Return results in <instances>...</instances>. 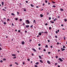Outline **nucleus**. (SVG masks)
Here are the masks:
<instances>
[{"label":"nucleus","mask_w":67,"mask_h":67,"mask_svg":"<svg viewBox=\"0 0 67 67\" xmlns=\"http://www.w3.org/2000/svg\"><path fill=\"white\" fill-rule=\"evenodd\" d=\"M38 35H40V36H41V35H42V33H41V32H39L38 34Z\"/></svg>","instance_id":"nucleus-7"},{"label":"nucleus","mask_w":67,"mask_h":67,"mask_svg":"<svg viewBox=\"0 0 67 67\" xmlns=\"http://www.w3.org/2000/svg\"><path fill=\"white\" fill-rule=\"evenodd\" d=\"M1 50H2V48L0 47V51H1Z\"/></svg>","instance_id":"nucleus-58"},{"label":"nucleus","mask_w":67,"mask_h":67,"mask_svg":"<svg viewBox=\"0 0 67 67\" xmlns=\"http://www.w3.org/2000/svg\"><path fill=\"white\" fill-rule=\"evenodd\" d=\"M50 22H51L52 23H54V22L53 21H50Z\"/></svg>","instance_id":"nucleus-22"},{"label":"nucleus","mask_w":67,"mask_h":67,"mask_svg":"<svg viewBox=\"0 0 67 67\" xmlns=\"http://www.w3.org/2000/svg\"><path fill=\"white\" fill-rule=\"evenodd\" d=\"M45 2H46V3H47V1L46 0L45 1Z\"/></svg>","instance_id":"nucleus-50"},{"label":"nucleus","mask_w":67,"mask_h":67,"mask_svg":"<svg viewBox=\"0 0 67 67\" xmlns=\"http://www.w3.org/2000/svg\"><path fill=\"white\" fill-rule=\"evenodd\" d=\"M12 56H16L15 54H12Z\"/></svg>","instance_id":"nucleus-21"},{"label":"nucleus","mask_w":67,"mask_h":67,"mask_svg":"<svg viewBox=\"0 0 67 67\" xmlns=\"http://www.w3.org/2000/svg\"><path fill=\"white\" fill-rule=\"evenodd\" d=\"M11 14L12 15H13V16H15V14L13 13H12Z\"/></svg>","instance_id":"nucleus-11"},{"label":"nucleus","mask_w":67,"mask_h":67,"mask_svg":"<svg viewBox=\"0 0 67 67\" xmlns=\"http://www.w3.org/2000/svg\"><path fill=\"white\" fill-rule=\"evenodd\" d=\"M60 10L61 11H64V9L62 8H60Z\"/></svg>","instance_id":"nucleus-17"},{"label":"nucleus","mask_w":67,"mask_h":67,"mask_svg":"<svg viewBox=\"0 0 67 67\" xmlns=\"http://www.w3.org/2000/svg\"><path fill=\"white\" fill-rule=\"evenodd\" d=\"M23 65H24L25 64V63H24V62H23Z\"/></svg>","instance_id":"nucleus-61"},{"label":"nucleus","mask_w":67,"mask_h":67,"mask_svg":"<svg viewBox=\"0 0 67 67\" xmlns=\"http://www.w3.org/2000/svg\"><path fill=\"white\" fill-rule=\"evenodd\" d=\"M32 40H31L30 39L29 41V42H32Z\"/></svg>","instance_id":"nucleus-40"},{"label":"nucleus","mask_w":67,"mask_h":67,"mask_svg":"<svg viewBox=\"0 0 67 67\" xmlns=\"http://www.w3.org/2000/svg\"><path fill=\"white\" fill-rule=\"evenodd\" d=\"M51 17H49V20H51Z\"/></svg>","instance_id":"nucleus-43"},{"label":"nucleus","mask_w":67,"mask_h":67,"mask_svg":"<svg viewBox=\"0 0 67 67\" xmlns=\"http://www.w3.org/2000/svg\"><path fill=\"white\" fill-rule=\"evenodd\" d=\"M2 10L3 11H6V10H5V9L3 8L2 9Z\"/></svg>","instance_id":"nucleus-20"},{"label":"nucleus","mask_w":67,"mask_h":67,"mask_svg":"<svg viewBox=\"0 0 67 67\" xmlns=\"http://www.w3.org/2000/svg\"><path fill=\"white\" fill-rule=\"evenodd\" d=\"M24 11H25V12H26V10L25 9H24Z\"/></svg>","instance_id":"nucleus-56"},{"label":"nucleus","mask_w":67,"mask_h":67,"mask_svg":"<svg viewBox=\"0 0 67 67\" xmlns=\"http://www.w3.org/2000/svg\"><path fill=\"white\" fill-rule=\"evenodd\" d=\"M35 67H37L38 66H37V65H35Z\"/></svg>","instance_id":"nucleus-46"},{"label":"nucleus","mask_w":67,"mask_h":67,"mask_svg":"<svg viewBox=\"0 0 67 67\" xmlns=\"http://www.w3.org/2000/svg\"><path fill=\"white\" fill-rule=\"evenodd\" d=\"M25 33H27V31L25 30Z\"/></svg>","instance_id":"nucleus-47"},{"label":"nucleus","mask_w":67,"mask_h":67,"mask_svg":"<svg viewBox=\"0 0 67 67\" xmlns=\"http://www.w3.org/2000/svg\"><path fill=\"white\" fill-rule=\"evenodd\" d=\"M38 64H39V63H38V62H36L35 63V65H38Z\"/></svg>","instance_id":"nucleus-12"},{"label":"nucleus","mask_w":67,"mask_h":67,"mask_svg":"<svg viewBox=\"0 0 67 67\" xmlns=\"http://www.w3.org/2000/svg\"><path fill=\"white\" fill-rule=\"evenodd\" d=\"M47 63L48 64H51V62H50L49 61H48L47 62Z\"/></svg>","instance_id":"nucleus-9"},{"label":"nucleus","mask_w":67,"mask_h":67,"mask_svg":"<svg viewBox=\"0 0 67 67\" xmlns=\"http://www.w3.org/2000/svg\"><path fill=\"white\" fill-rule=\"evenodd\" d=\"M48 54H51V52H48Z\"/></svg>","instance_id":"nucleus-64"},{"label":"nucleus","mask_w":67,"mask_h":67,"mask_svg":"<svg viewBox=\"0 0 67 67\" xmlns=\"http://www.w3.org/2000/svg\"><path fill=\"white\" fill-rule=\"evenodd\" d=\"M16 58V57H14V58H13V59H15Z\"/></svg>","instance_id":"nucleus-35"},{"label":"nucleus","mask_w":67,"mask_h":67,"mask_svg":"<svg viewBox=\"0 0 67 67\" xmlns=\"http://www.w3.org/2000/svg\"><path fill=\"white\" fill-rule=\"evenodd\" d=\"M32 7H34V5H33L32 4H31L30 5Z\"/></svg>","instance_id":"nucleus-18"},{"label":"nucleus","mask_w":67,"mask_h":67,"mask_svg":"<svg viewBox=\"0 0 67 67\" xmlns=\"http://www.w3.org/2000/svg\"><path fill=\"white\" fill-rule=\"evenodd\" d=\"M0 62L2 63H3V61L2 60H1L0 61Z\"/></svg>","instance_id":"nucleus-30"},{"label":"nucleus","mask_w":67,"mask_h":67,"mask_svg":"<svg viewBox=\"0 0 67 67\" xmlns=\"http://www.w3.org/2000/svg\"><path fill=\"white\" fill-rule=\"evenodd\" d=\"M0 46L2 47V46H3V45H2L1 44V43H0Z\"/></svg>","instance_id":"nucleus-25"},{"label":"nucleus","mask_w":67,"mask_h":67,"mask_svg":"<svg viewBox=\"0 0 67 67\" xmlns=\"http://www.w3.org/2000/svg\"><path fill=\"white\" fill-rule=\"evenodd\" d=\"M26 23H28V24H30V21L29 20H26V21L25 22Z\"/></svg>","instance_id":"nucleus-1"},{"label":"nucleus","mask_w":67,"mask_h":67,"mask_svg":"<svg viewBox=\"0 0 67 67\" xmlns=\"http://www.w3.org/2000/svg\"><path fill=\"white\" fill-rule=\"evenodd\" d=\"M30 59L28 58L27 59V60H28V61H30Z\"/></svg>","instance_id":"nucleus-51"},{"label":"nucleus","mask_w":67,"mask_h":67,"mask_svg":"<svg viewBox=\"0 0 67 67\" xmlns=\"http://www.w3.org/2000/svg\"><path fill=\"white\" fill-rule=\"evenodd\" d=\"M33 22L34 23H35V24H36V21L35 20H34L33 21Z\"/></svg>","instance_id":"nucleus-13"},{"label":"nucleus","mask_w":67,"mask_h":67,"mask_svg":"<svg viewBox=\"0 0 67 67\" xmlns=\"http://www.w3.org/2000/svg\"><path fill=\"white\" fill-rule=\"evenodd\" d=\"M53 8H55V7H56V6H55V5H53Z\"/></svg>","instance_id":"nucleus-34"},{"label":"nucleus","mask_w":67,"mask_h":67,"mask_svg":"<svg viewBox=\"0 0 67 67\" xmlns=\"http://www.w3.org/2000/svg\"><path fill=\"white\" fill-rule=\"evenodd\" d=\"M18 18H15V20H16V21H17L18 20Z\"/></svg>","instance_id":"nucleus-41"},{"label":"nucleus","mask_w":67,"mask_h":67,"mask_svg":"<svg viewBox=\"0 0 67 67\" xmlns=\"http://www.w3.org/2000/svg\"><path fill=\"white\" fill-rule=\"evenodd\" d=\"M1 22H4V21H3V20L1 19Z\"/></svg>","instance_id":"nucleus-53"},{"label":"nucleus","mask_w":67,"mask_h":67,"mask_svg":"<svg viewBox=\"0 0 67 67\" xmlns=\"http://www.w3.org/2000/svg\"><path fill=\"white\" fill-rule=\"evenodd\" d=\"M55 33L56 34H57L58 33V32H57V31H55Z\"/></svg>","instance_id":"nucleus-49"},{"label":"nucleus","mask_w":67,"mask_h":67,"mask_svg":"<svg viewBox=\"0 0 67 67\" xmlns=\"http://www.w3.org/2000/svg\"><path fill=\"white\" fill-rule=\"evenodd\" d=\"M57 32H59V30H57Z\"/></svg>","instance_id":"nucleus-63"},{"label":"nucleus","mask_w":67,"mask_h":67,"mask_svg":"<svg viewBox=\"0 0 67 67\" xmlns=\"http://www.w3.org/2000/svg\"><path fill=\"white\" fill-rule=\"evenodd\" d=\"M20 21H22V19H19Z\"/></svg>","instance_id":"nucleus-32"},{"label":"nucleus","mask_w":67,"mask_h":67,"mask_svg":"<svg viewBox=\"0 0 67 67\" xmlns=\"http://www.w3.org/2000/svg\"><path fill=\"white\" fill-rule=\"evenodd\" d=\"M6 24H7V23L6 22H4V25H5Z\"/></svg>","instance_id":"nucleus-27"},{"label":"nucleus","mask_w":67,"mask_h":67,"mask_svg":"<svg viewBox=\"0 0 67 67\" xmlns=\"http://www.w3.org/2000/svg\"><path fill=\"white\" fill-rule=\"evenodd\" d=\"M38 57H39V58H40V59H42V57H41V56L40 55H39Z\"/></svg>","instance_id":"nucleus-16"},{"label":"nucleus","mask_w":67,"mask_h":67,"mask_svg":"<svg viewBox=\"0 0 67 67\" xmlns=\"http://www.w3.org/2000/svg\"><path fill=\"white\" fill-rule=\"evenodd\" d=\"M30 27L31 28H32L33 27V25H32L30 26Z\"/></svg>","instance_id":"nucleus-23"},{"label":"nucleus","mask_w":67,"mask_h":67,"mask_svg":"<svg viewBox=\"0 0 67 67\" xmlns=\"http://www.w3.org/2000/svg\"><path fill=\"white\" fill-rule=\"evenodd\" d=\"M25 43V42H24V41H21V44L22 45H24Z\"/></svg>","instance_id":"nucleus-3"},{"label":"nucleus","mask_w":67,"mask_h":67,"mask_svg":"<svg viewBox=\"0 0 67 67\" xmlns=\"http://www.w3.org/2000/svg\"><path fill=\"white\" fill-rule=\"evenodd\" d=\"M63 38L64 40H66V39L65 38V37H63Z\"/></svg>","instance_id":"nucleus-57"},{"label":"nucleus","mask_w":67,"mask_h":67,"mask_svg":"<svg viewBox=\"0 0 67 67\" xmlns=\"http://www.w3.org/2000/svg\"><path fill=\"white\" fill-rule=\"evenodd\" d=\"M61 49H62V51H65V49L63 48H61Z\"/></svg>","instance_id":"nucleus-4"},{"label":"nucleus","mask_w":67,"mask_h":67,"mask_svg":"<svg viewBox=\"0 0 67 67\" xmlns=\"http://www.w3.org/2000/svg\"><path fill=\"white\" fill-rule=\"evenodd\" d=\"M61 26H64V25H63V24H62L61 25Z\"/></svg>","instance_id":"nucleus-62"},{"label":"nucleus","mask_w":67,"mask_h":67,"mask_svg":"<svg viewBox=\"0 0 67 67\" xmlns=\"http://www.w3.org/2000/svg\"><path fill=\"white\" fill-rule=\"evenodd\" d=\"M9 66H10V67H11L12 66V65L10 64V65Z\"/></svg>","instance_id":"nucleus-59"},{"label":"nucleus","mask_w":67,"mask_h":67,"mask_svg":"<svg viewBox=\"0 0 67 67\" xmlns=\"http://www.w3.org/2000/svg\"><path fill=\"white\" fill-rule=\"evenodd\" d=\"M15 64H16V65H19V64H18V63H16V62H15Z\"/></svg>","instance_id":"nucleus-28"},{"label":"nucleus","mask_w":67,"mask_h":67,"mask_svg":"<svg viewBox=\"0 0 67 67\" xmlns=\"http://www.w3.org/2000/svg\"><path fill=\"white\" fill-rule=\"evenodd\" d=\"M17 15H19V13L18 12H17Z\"/></svg>","instance_id":"nucleus-36"},{"label":"nucleus","mask_w":67,"mask_h":67,"mask_svg":"<svg viewBox=\"0 0 67 67\" xmlns=\"http://www.w3.org/2000/svg\"><path fill=\"white\" fill-rule=\"evenodd\" d=\"M58 56H56L55 57V58H58Z\"/></svg>","instance_id":"nucleus-44"},{"label":"nucleus","mask_w":67,"mask_h":67,"mask_svg":"<svg viewBox=\"0 0 67 67\" xmlns=\"http://www.w3.org/2000/svg\"><path fill=\"white\" fill-rule=\"evenodd\" d=\"M38 46H41V44H38Z\"/></svg>","instance_id":"nucleus-55"},{"label":"nucleus","mask_w":67,"mask_h":67,"mask_svg":"<svg viewBox=\"0 0 67 67\" xmlns=\"http://www.w3.org/2000/svg\"><path fill=\"white\" fill-rule=\"evenodd\" d=\"M55 66H56V65H57V63H55Z\"/></svg>","instance_id":"nucleus-42"},{"label":"nucleus","mask_w":67,"mask_h":67,"mask_svg":"<svg viewBox=\"0 0 67 67\" xmlns=\"http://www.w3.org/2000/svg\"><path fill=\"white\" fill-rule=\"evenodd\" d=\"M53 20L54 21V22H55V21L57 20V18H55V19Z\"/></svg>","instance_id":"nucleus-14"},{"label":"nucleus","mask_w":67,"mask_h":67,"mask_svg":"<svg viewBox=\"0 0 67 67\" xmlns=\"http://www.w3.org/2000/svg\"><path fill=\"white\" fill-rule=\"evenodd\" d=\"M65 47H66L64 46H63V48H65Z\"/></svg>","instance_id":"nucleus-45"},{"label":"nucleus","mask_w":67,"mask_h":67,"mask_svg":"<svg viewBox=\"0 0 67 67\" xmlns=\"http://www.w3.org/2000/svg\"><path fill=\"white\" fill-rule=\"evenodd\" d=\"M40 62L41 63H43V61L42 60H40Z\"/></svg>","instance_id":"nucleus-10"},{"label":"nucleus","mask_w":67,"mask_h":67,"mask_svg":"<svg viewBox=\"0 0 67 67\" xmlns=\"http://www.w3.org/2000/svg\"><path fill=\"white\" fill-rule=\"evenodd\" d=\"M64 21H65V22H66L67 21V19H64Z\"/></svg>","instance_id":"nucleus-33"},{"label":"nucleus","mask_w":67,"mask_h":67,"mask_svg":"<svg viewBox=\"0 0 67 67\" xmlns=\"http://www.w3.org/2000/svg\"><path fill=\"white\" fill-rule=\"evenodd\" d=\"M32 50H33V51H34V52H36V50H35V49L33 48L32 49Z\"/></svg>","instance_id":"nucleus-6"},{"label":"nucleus","mask_w":67,"mask_h":67,"mask_svg":"<svg viewBox=\"0 0 67 67\" xmlns=\"http://www.w3.org/2000/svg\"><path fill=\"white\" fill-rule=\"evenodd\" d=\"M43 33H46V34H47V33H48V32H47V31H45V32H44Z\"/></svg>","instance_id":"nucleus-19"},{"label":"nucleus","mask_w":67,"mask_h":67,"mask_svg":"<svg viewBox=\"0 0 67 67\" xmlns=\"http://www.w3.org/2000/svg\"><path fill=\"white\" fill-rule=\"evenodd\" d=\"M10 21V19H7V21Z\"/></svg>","instance_id":"nucleus-37"},{"label":"nucleus","mask_w":67,"mask_h":67,"mask_svg":"<svg viewBox=\"0 0 67 67\" xmlns=\"http://www.w3.org/2000/svg\"><path fill=\"white\" fill-rule=\"evenodd\" d=\"M58 59L59 60H60V62H63V60L62 59H61V58H58Z\"/></svg>","instance_id":"nucleus-2"},{"label":"nucleus","mask_w":67,"mask_h":67,"mask_svg":"<svg viewBox=\"0 0 67 67\" xmlns=\"http://www.w3.org/2000/svg\"><path fill=\"white\" fill-rule=\"evenodd\" d=\"M40 16L41 17V18H43V15L42 14H41L40 15Z\"/></svg>","instance_id":"nucleus-8"},{"label":"nucleus","mask_w":67,"mask_h":67,"mask_svg":"<svg viewBox=\"0 0 67 67\" xmlns=\"http://www.w3.org/2000/svg\"><path fill=\"white\" fill-rule=\"evenodd\" d=\"M55 38H58L57 36L55 35Z\"/></svg>","instance_id":"nucleus-24"},{"label":"nucleus","mask_w":67,"mask_h":67,"mask_svg":"<svg viewBox=\"0 0 67 67\" xmlns=\"http://www.w3.org/2000/svg\"><path fill=\"white\" fill-rule=\"evenodd\" d=\"M2 4L3 6L4 5V2H2Z\"/></svg>","instance_id":"nucleus-15"},{"label":"nucleus","mask_w":67,"mask_h":67,"mask_svg":"<svg viewBox=\"0 0 67 67\" xmlns=\"http://www.w3.org/2000/svg\"><path fill=\"white\" fill-rule=\"evenodd\" d=\"M12 26H14V24L13 23H12Z\"/></svg>","instance_id":"nucleus-38"},{"label":"nucleus","mask_w":67,"mask_h":67,"mask_svg":"<svg viewBox=\"0 0 67 67\" xmlns=\"http://www.w3.org/2000/svg\"><path fill=\"white\" fill-rule=\"evenodd\" d=\"M52 3H55V2L54 1L52 2Z\"/></svg>","instance_id":"nucleus-48"},{"label":"nucleus","mask_w":67,"mask_h":67,"mask_svg":"<svg viewBox=\"0 0 67 67\" xmlns=\"http://www.w3.org/2000/svg\"><path fill=\"white\" fill-rule=\"evenodd\" d=\"M18 32H21V31H20V30H19L18 31Z\"/></svg>","instance_id":"nucleus-60"},{"label":"nucleus","mask_w":67,"mask_h":67,"mask_svg":"<svg viewBox=\"0 0 67 67\" xmlns=\"http://www.w3.org/2000/svg\"><path fill=\"white\" fill-rule=\"evenodd\" d=\"M45 47H47V48H48V45H46Z\"/></svg>","instance_id":"nucleus-31"},{"label":"nucleus","mask_w":67,"mask_h":67,"mask_svg":"<svg viewBox=\"0 0 67 67\" xmlns=\"http://www.w3.org/2000/svg\"><path fill=\"white\" fill-rule=\"evenodd\" d=\"M58 52H60V50H58Z\"/></svg>","instance_id":"nucleus-54"},{"label":"nucleus","mask_w":67,"mask_h":67,"mask_svg":"<svg viewBox=\"0 0 67 67\" xmlns=\"http://www.w3.org/2000/svg\"><path fill=\"white\" fill-rule=\"evenodd\" d=\"M43 6H45V4L43 3V4H42Z\"/></svg>","instance_id":"nucleus-39"},{"label":"nucleus","mask_w":67,"mask_h":67,"mask_svg":"<svg viewBox=\"0 0 67 67\" xmlns=\"http://www.w3.org/2000/svg\"><path fill=\"white\" fill-rule=\"evenodd\" d=\"M25 27L26 28H29V25H26L25 26Z\"/></svg>","instance_id":"nucleus-5"},{"label":"nucleus","mask_w":67,"mask_h":67,"mask_svg":"<svg viewBox=\"0 0 67 67\" xmlns=\"http://www.w3.org/2000/svg\"><path fill=\"white\" fill-rule=\"evenodd\" d=\"M6 60V59H5V58L3 59V60L4 61H5Z\"/></svg>","instance_id":"nucleus-29"},{"label":"nucleus","mask_w":67,"mask_h":67,"mask_svg":"<svg viewBox=\"0 0 67 67\" xmlns=\"http://www.w3.org/2000/svg\"><path fill=\"white\" fill-rule=\"evenodd\" d=\"M47 24H48L47 23H46L45 24V25L46 26L47 25Z\"/></svg>","instance_id":"nucleus-52"},{"label":"nucleus","mask_w":67,"mask_h":67,"mask_svg":"<svg viewBox=\"0 0 67 67\" xmlns=\"http://www.w3.org/2000/svg\"><path fill=\"white\" fill-rule=\"evenodd\" d=\"M52 29V27H49V30H51Z\"/></svg>","instance_id":"nucleus-26"}]
</instances>
